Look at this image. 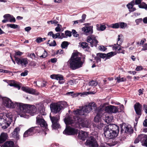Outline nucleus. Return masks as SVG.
<instances>
[{"instance_id":"1","label":"nucleus","mask_w":147,"mask_h":147,"mask_svg":"<svg viewBox=\"0 0 147 147\" xmlns=\"http://www.w3.org/2000/svg\"><path fill=\"white\" fill-rule=\"evenodd\" d=\"M79 53H73L69 60L70 68L72 70H75L82 67L83 62L81 60Z\"/></svg>"},{"instance_id":"2","label":"nucleus","mask_w":147,"mask_h":147,"mask_svg":"<svg viewBox=\"0 0 147 147\" xmlns=\"http://www.w3.org/2000/svg\"><path fill=\"white\" fill-rule=\"evenodd\" d=\"M105 136L109 139L116 137L119 132V127L115 124H109L106 126L104 129Z\"/></svg>"},{"instance_id":"3","label":"nucleus","mask_w":147,"mask_h":147,"mask_svg":"<svg viewBox=\"0 0 147 147\" xmlns=\"http://www.w3.org/2000/svg\"><path fill=\"white\" fill-rule=\"evenodd\" d=\"M18 114L21 115V116L24 117L22 113H26L30 114L31 115H33L36 111V107L34 105H30L28 104H18Z\"/></svg>"},{"instance_id":"4","label":"nucleus","mask_w":147,"mask_h":147,"mask_svg":"<svg viewBox=\"0 0 147 147\" xmlns=\"http://www.w3.org/2000/svg\"><path fill=\"white\" fill-rule=\"evenodd\" d=\"M13 120L12 115L10 112L5 114L4 116L2 113L0 114V125L3 129L9 127Z\"/></svg>"},{"instance_id":"5","label":"nucleus","mask_w":147,"mask_h":147,"mask_svg":"<svg viewBox=\"0 0 147 147\" xmlns=\"http://www.w3.org/2000/svg\"><path fill=\"white\" fill-rule=\"evenodd\" d=\"M96 105L94 102L89 103L88 105H85L83 107H82V109H78L74 111L75 114L77 115H84V113H88L93 110H95L97 109Z\"/></svg>"},{"instance_id":"6","label":"nucleus","mask_w":147,"mask_h":147,"mask_svg":"<svg viewBox=\"0 0 147 147\" xmlns=\"http://www.w3.org/2000/svg\"><path fill=\"white\" fill-rule=\"evenodd\" d=\"M21 103L17 102L14 103L10 99L6 97L3 98V104L4 106L9 108H15L16 111L18 113V104Z\"/></svg>"},{"instance_id":"7","label":"nucleus","mask_w":147,"mask_h":147,"mask_svg":"<svg viewBox=\"0 0 147 147\" xmlns=\"http://www.w3.org/2000/svg\"><path fill=\"white\" fill-rule=\"evenodd\" d=\"M140 141L143 146L147 147V135L141 134L139 135L134 141L135 144L138 143Z\"/></svg>"},{"instance_id":"8","label":"nucleus","mask_w":147,"mask_h":147,"mask_svg":"<svg viewBox=\"0 0 147 147\" xmlns=\"http://www.w3.org/2000/svg\"><path fill=\"white\" fill-rule=\"evenodd\" d=\"M66 103L62 102L61 104L59 103L53 104L51 105V108L52 112L55 113H59L63 108V105H66Z\"/></svg>"},{"instance_id":"9","label":"nucleus","mask_w":147,"mask_h":147,"mask_svg":"<svg viewBox=\"0 0 147 147\" xmlns=\"http://www.w3.org/2000/svg\"><path fill=\"white\" fill-rule=\"evenodd\" d=\"M85 144L90 147H98V144L96 140L93 137H90L87 139Z\"/></svg>"},{"instance_id":"10","label":"nucleus","mask_w":147,"mask_h":147,"mask_svg":"<svg viewBox=\"0 0 147 147\" xmlns=\"http://www.w3.org/2000/svg\"><path fill=\"white\" fill-rule=\"evenodd\" d=\"M102 109L100 107H98L97 109L95 110V113L97 114L94 118V120L95 122L98 123V124L101 125V123L100 122V118L102 117Z\"/></svg>"},{"instance_id":"11","label":"nucleus","mask_w":147,"mask_h":147,"mask_svg":"<svg viewBox=\"0 0 147 147\" xmlns=\"http://www.w3.org/2000/svg\"><path fill=\"white\" fill-rule=\"evenodd\" d=\"M36 119V123L40 125L41 127L44 128L46 131L47 129V125L45 120L41 118V117L39 115H38Z\"/></svg>"},{"instance_id":"12","label":"nucleus","mask_w":147,"mask_h":147,"mask_svg":"<svg viewBox=\"0 0 147 147\" xmlns=\"http://www.w3.org/2000/svg\"><path fill=\"white\" fill-rule=\"evenodd\" d=\"M50 118L52 123V126L53 128H59L60 125L58 123V121L59 119V115L52 117L50 115Z\"/></svg>"},{"instance_id":"13","label":"nucleus","mask_w":147,"mask_h":147,"mask_svg":"<svg viewBox=\"0 0 147 147\" xmlns=\"http://www.w3.org/2000/svg\"><path fill=\"white\" fill-rule=\"evenodd\" d=\"M87 42L90 43L92 47L95 46L96 47L97 46L98 41L96 38L95 36L94 35H92L88 36L87 38Z\"/></svg>"},{"instance_id":"14","label":"nucleus","mask_w":147,"mask_h":147,"mask_svg":"<svg viewBox=\"0 0 147 147\" xmlns=\"http://www.w3.org/2000/svg\"><path fill=\"white\" fill-rule=\"evenodd\" d=\"M15 61L18 65H20L23 67H26L28 63V59L26 58H19L15 57Z\"/></svg>"},{"instance_id":"15","label":"nucleus","mask_w":147,"mask_h":147,"mask_svg":"<svg viewBox=\"0 0 147 147\" xmlns=\"http://www.w3.org/2000/svg\"><path fill=\"white\" fill-rule=\"evenodd\" d=\"M105 111L109 113H116L118 111V109L116 107L113 105H110L106 107L105 109Z\"/></svg>"},{"instance_id":"16","label":"nucleus","mask_w":147,"mask_h":147,"mask_svg":"<svg viewBox=\"0 0 147 147\" xmlns=\"http://www.w3.org/2000/svg\"><path fill=\"white\" fill-rule=\"evenodd\" d=\"M121 132L127 134H130L132 133L133 131V128L131 127L130 125L124 124L121 127Z\"/></svg>"},{"instance_id":"17","label":"nucleus","mask_w":147,"mask_h":147,"mask_svg":"<svg viewBox=\"0 0 147 147\" xmlns=\"http://www.w3.org/2000/svg\"><path fill=\"white\" fill-rule=\"evenodd\" d=\"M79 125L82 127H88L90 123V121L86 119H79L78 121Z\"/></svg>"},{"instance_id":"18","label":"nucleus","mask_w":147,"mask_h":147,"mask_svg":"<svg viewBox=\"0 0 147 147\" xmlns=\"http://www.w3.org/2000/svg\"><path fill=\"white\" fill-rule=\"evenodd\" d=\"M50 77L52 79L58 80V82L60 84H63L64 83L63 76L59 74H52L50 76Z\"/></svg>"},{"instance_id":"19","label":"nucleus","mask_w":147,"mask_h":147,"mask_svg":"<svg viewBox=\"0 0 147 147\" xmlns=\"http://www.w3.org/2000/svg\"><path fill=\"white\" fill-rule=\"evenodd\" d=\"M77 133V131L76 129L69 127L67 128L63 132L64 134L68 135H74Z\"/></svg>"},{"instance_id":"20","label":"nucleus","mask_w":147,"mask_h":147,"mask_svg":"<svg viewBox=\"0 0 147 147\" xmlns=\"http://www.w3.org/2000/svg\"><path fill=\"white\" fill-rule=\"evenodd\" d=\"M82 30L86 35L92 34L93 32V26H89L83 27L82 28Z\"/></svg>"},{"instance_id":"21","label":"nucleus","mask_w":147,"mask_h":147,"mask_svg":"<svg viewBox=\"0 0 147 147\" xmlns=\"http://www.w3.org/2000/svg\"><path fill=\"white\" fill-rule=\"evenodd\" d=\"M22 90L25 92L32 94H38V92H36L35 90L32 88H30L28 87H23L22 88Z\"/></svg>"},{"instance_id":"22","label":"nucleus","mask_w":147,"mask_h":147,"mask_svg":"<svg viewBox=\"0 0 147 147\" xmlns=\"http://www.w3.org/2000/svg\"><path fill=\"white\" fill-rule=\"evenodd\" d=\"M36 127H32L26 131L24 134V137H27L29 136L32 135L34 133V128Z\"/></svg>"},{"instance_id":"23","label":"nucleus","mask_w":147,"mask_h":147,"mask_svg":"<svg viewBox=\"0 0 147 147\" xmlns=\"http://www.w3.org/2000/svg\"><path fill=\"white\" fill-rule=\"evenodd\" d=\"M88 133L87 132L80 131L78 132V137L79 139L83 140H84L88 136Z\"/></svg>"},{"instance_id":"24","label":"nucleus","mask_w":147,"mask_h":147,"mask_svg":"<svg viewBox=\"0 0 147 147\" xmlns=\"http://www.w3.org/2000/svg\"><path fill=\"white\" fill-rule=\"evenodd\" d=\"M142 105L139 102L136 103L134 105V109L136 113L139 115H141Z\"/></svg>"},{"instance_id":"25","label":"nucleus","mask_w":147,"mask_h":147,"mask_svg":"<svg viewBox=\"0 0 147 147\" xmlns=\"http://www.w3.org/2000/svg\"><path fill=\"white\" fill-rule=\"evenodd\" d=\"M20 130L19 128H16L12 133V137L14 138H16V139H18L19 138V136L18 135V132Z\"/></svg>"},{"instance_id":"26","label":"nucleus","mask_w":147,"mask_h":147,"mask_svg":"<svg viewBox=\"0 0 147 147\" xmlns=\"http://www.w3.org/2000/svg\"><path fill=\"white\" fill-rule=\"evenodd\" d=\"M7 138V134L6 133H2L0 136V144L5 142Z\"/></svg>"},{"instance_id":"27","label":"nucleus","mask_w":147,"mask_h":147,"mask_svg":"<svg viewBox=\"0 0 147 147\" xmlns=\"http://www.w3.org/2000/svg\"><path fill=\"white\" fill-rule=\"evenodd\" d=\"M3 17L4 18H8L10 22H15L16 21L15 19L13 16L9 14H5L4 16Z\"/></svg>"},{"instance_id":"28","label":"nucleus","mask_w":147,"mask_h":147,"mask_svg":"<svg viewBox=\"0 0 147 147\" xmlns=\"http://www.w3.org/2000/svg\"><path fill=\"white\" fill-rule=\"evenodd\" d=\"M13 143L11 141L6 142L4 145L1 147H13Z\"/></svg>"},{"instance_id":"29","label":"nucleus","mask_w":147,"mask_h":147,"mask_svg":"<svg viewBox=\"0 0 147 147\" xmlns=\"http://www.w3.org/2000/svg\"><path fill=\"white\" fill-rule=\"evenodd\" d=\"M65 123L67 125L73 123L74 121L70 117H69L65 119Z\"/></svg>"},{"instance_id":"30","label":"nucleus","mask_w":147,"mask_h":147,"mask_svg":"<svg viewBox=\"0 0 147 147\" xmlns=\"http://www.w3.org/2000/svg\"><path fill=\"white\" fill-rule=\"evenodd\" d=\"M116 52H111L107 53V54H106V59L110 58L111 57H112V56H114L115 55H116Z\"/></svg>"},{"instance_id":"31","label":"nucleus","mask_w":147,"mask_h":147,"mask_svg":"<svg viewBox=\"0 0 147 147\" xmlns=\"http://www.w3.org/2000/svg\"><path fill=\"white\" fill-rule=\"evenodd\" d=\"M115 80H117V81L118 83L125 81L126 80V78H121L120 76L116 77Z\"/></svg>"},{"instance_id":"32","label":"nucleus","mask_w":147,"mask_h":147,"mask_svg":"<svg viewBox=\"0 0 147 147\" xmlns=\"http://www.w3.org/2000/svg\"><path fill=\"white\" fill-rule=\"evenodd\" d=\"M113 119V117L112 116L110 117L109 116H107L106 117L105 120L106 123H108L112 121Z\"/></svg>"},{"instance_id":"33","label":"nucleus","mask_w":147,"mask_h":147,"mask_svg":"<svg viewBox=\"0 0 147 147\" xmlns=\"http://www.w3.org/2000/svg\"><path fill=\"white\" fill-rule=\"evenodd\" d=\"M119 27L122 29H125L127 26V24L124 22H119Z\"/></svg>"},{"instance_id":"34","label":"nucleus","mask_w":147,"mask_h":147,"mask_svg":"<svg viewBox=\"0 0 147 147\" xmlns=\"http://www.w3.org/2000/svg\"><path fill=\"white\" fill-rule=\"evenodd\" d=\"M110 27L113 28H119V22L112 24Z\"/></svg>"},{"instance_id":"35","label":"nucleus","mask_w":147,"mask_h":147,"mask_svg":"<svg viewBox=\"0 0 147 147\" xmlns=\"http://www.w3.org/2000/svg\"><path fill=\"white\" fill-rule=\"evenodd\" d=\"M97 84V82L95 81L92 80L89 83V85L92 86H96Z\"/></svg>"},{"instance_id":"36","label":"nucleus","mask_w":147,"mask_h":147,"mask_svg":"<svg viewBox=\"0 0 147 147\" xmlns=\"http://www.w3.org/2000/svg\"><path fill=\"white\" fill-rule=\"evenodd\" d=\"M81 46L83 49H88L89 47L88 46V44L86 42H83L81 44Z\"/></svg>"},{"instance_id":"37","label":"nucleus","mask_w":147,"mask_h":147,"mask_svg":"<svg viewBox=\"0 0 147 147\" xmlns=\"http://www.w3.org/2000/svg\"><path fill=\"white\" fill-rule=\"evenodd\" d=\"M68 45V42L66 41L63 42L61 44V47L63 48H66Z\"/></svg>"},{"instance_id":"38","label":"nucleus","mask_w":147,"mask_h":147,"mask_svg":"<svg viewBox=\"0 0 147 147\" xmlns=\"http://www.w3.org/2000/svg\"><path fill=\"white\" fill-rule=\"evenodd\" d=\"M97 56H99V57L103 59L105 58V59H106V54L105 53H98L97 54Z\"/></svg>"},{"instance_id":"39","label":"nucleus","mask_w":147,"mask_h":147,"mask_svg":"<svg viewBox=\"0 0 147 147\" xmlns=\"http://www.w3.org/2000/svg\"><path fill=\"white\" fill-rule=\"evenodd\" d=\"M46 39V38H42L41 37H39L36 38V41L38 43H39L43 41V40H45Z\"/></svg>"},{"instance_id":"40","label":"nucleus","mask_w":147,"mask_h":147,"mask_svg":"<svg viewBox=\"0 0 147 147\" xmlns=\"http://www.w3.org/2000/svg\"><path fill=\"white\" fill-rule=\"evenodd\" d=\"M118 45V43H117V45L116 44H114L112 46V49L113 50V51H116L117 50H118V49L119 47H121L119 46H119H117Z\"/></svg>"},{"instance_id":"41","label":"nucleus","mask_w":147,"mask_h":147,"mask_svg":"<svg viewBox=\"0 0 147 147\" xmlns=\"http://www.w3.org/2000/svg\"><path fill=\"white\" fill-rule=\"evenodd\" d=\"M139 6L140 8H144L145 9H146L147 8V5L144 3H142L139 5Z\"/></svg>"},{"instance_id":"42","label":"nucleus","mask_w":147,"mask_h":147,"mask_svg":"<svg viewBox=\"0 0 147 147\" xmlns=\"http://www.w3.org/2000/svg\"><path fill=\"white\" fill-rule=\"evenodd\" d=\"M7 26L8 27H9L10 28H18V25L15 24H7Z\"/></svg>"},{"instance_id":"43","label":"nucleus","mask_w":147,"mask_h":147,"mask_svg":"<svg viewBox=\"0 0 147 147\" xmlns=\"http://www.w3.org/2000/svg\"><path fill=\"white\" fill-rule=\"evenodd\" d=\"M61 26L59 24H57V26L55 28V30L56 32H59L61 31Z\"/></svg>"},{"instance_id":"44","label":"nucleus","mask_w":147,"mask_h":147,"mask_svg":"<svg viewBox=\"0 0 147 147\" xmlns=\"http://www.w3.org/2000/svg\"><path fill=\"white\" fill-rule=\"evenodd\" d=\"M65 33L66 37L67 36L70 37L71 36V32L70 31L67 30L65 31Z\"/></svg>"},{"instance_id":"45","label":"nucleus","mask_w":147,"mask_h":147,"mask_svg":"<svg viewBox=\"0 0 147 147\" xmlns=\"http://www.w3.org/2000/svg\"><path fill=\"white\" fill-rule=\"evenodd\" d=\"M72 33L73 35L75 37H78V34H77V32L74 30H73L72 31Z\"/></svg>"},{"instance_id":"46","label":"nucleus","mask_w":147,"mask_h":147,"mask_svg":"<svg viewBox=\"0 0 147 147\" xmlns=\"http://www.w3.org/2000/svg\"><path fill=\"white\" fill-rule=\"evenodd\" d=\"M23 54V53L19 51H18L15 52L14 55V57L15 56L16 57V56L18 55L20 56L21 55Z\"/></svg>"},{"instance_id":"47","label":"nucleus","mask_w":147,"mask_h":147,"mask_svg":"<svg viewBox=\"0 0 147 147\" xmlns=\"http://www.w3.org/2000/svg\"><path fill=\"white\" fill-rule=\"evenodd\" d=\"M117 53H122L124 54L125 53V50L122 49L121 47H119L118 49V51L117 52Z\"/></svg>"},{"instance_id":"48","label":"nucleus","mask_w":147,"mask_h":147,"mask_svg":"<svg viewBox=\"0 0 147 147\" xmlns=\"http://www.w3.org/2000/svg\"><path fill=\"white\" fill-rule=\"evenodd\" d=\"M94 94V93H93V92H83L81 93V96L82 95H88L89 94Z\"/></svg>"},{"instance_id":"49","label":"nucleus","mask_w":147,"mask_h":147,"mask_svg":"<svg viewBox=\"0 0 147 147\" xmlns=\"http://www.w3.org/2000/svg\"><path fill=\"white\" fill-rule=\"evenodd\" d=\"M142 47H143L141 49L142 51H145L147 50V43L143 45Z\"/></svg>"},{"instance_id":"50","label":"nucleus","mask_w":147,"mask_h":147,"mask_svg":"<svg viewBox=\"0 0 147 147\" xmlns=\"http://www.w3.org/2000/svg\"><path fill=\"white\" fill-rule=\"evenodd\" d=\"M142 21V18H139L135 20V22L137 25H138Z\"/></svg>"},{"instance_id":"51","label":"nucleus","mask_w":147,"mask_h":147,"mask_svg":"<svg viewBox=\"0 0 147 147\" xmlns=\"http://www.w3.org/2000/svg\"><path fill=\"white\" fill-rule=\"evenodd\" d=\"M98 48L100 50L102 51H104L106 49V48L103 46H100Z\"/></svg>"},{"instance_id":"52","label":"nucleus","mask_w":147,"mask_h":147,"mask_svg":"<svg viewBox=\"0 0 147 147\" xmlns=\"http://www.w3.org/2000/svg\"><path fill=\"white\" fill-rule=\"evenodd\" d=\"M60 36V34L59 33H57L54 34L53 36V38H59Z\"/></svg>"},{"instance_id":"53","label":"nucleus","mask_w":147,"mask_h":147,"mask_svg":"<svg viewBox=\"0 0 147 147\" xmlns=\"http://www.w3.org/2000/svg\"><path fill=\"white\" fill-rule=\"evenodd\" d=\"M47 56V53L46 51H44V52L43 53V54L41 55L40 57L42 58H45Z\"/></svg>"},{"instance_id":"54","label":"nucleus","mask_w":147,"mask_h":147,"mask_svg":"<svg viewBox=\"0 0 147 147\" xmlns=\"http://www.w3.org/2000/svg\"><path fill=\"white\" fill-rule=\"evenodd\" d=\"M28 56L32 59H34L35 58V55L34 53H30L28 55Z\"/></svg>"},{"instance_id":"55","label":"nucleus","mask_w":147,"mask_h":147,"mask_svg":"<svg viewBox=\"0 0 147 147\" xmlns=\"http://www.w3.org/2000/svg\"><path fill=\"white\" fill-rule=\"evenodd\" d=\"M106 27L105 25H101L100 26V29L101 31H103L106 29Z\"/></svg>"},{"instance_id":"56","label":"nucleus","mask_w":147,"mask_h":147,"mask_svg":"<svg viewBox=\"0 0 147 147\" xmlns=\"http://www.w3.org/2000/svg\"><path fill=\"white\" fill-rule=\"evenodd\" d=\"M66 37L65 36V34H64L63 33H61L60 34V37H59V38L62 39L63 38H66Z\"/></svg>"},{"instance_id":"57","label":"nucleus","mask_w":147,"mask_h":147,"mask_svg":"<svg viewBox=\"0 0 147 147\" xmlns=\"http://www.w3.org/2000/svg\"><path fill=\"white\" fill-rule=\"evenodd\" d=\"M143 69L142 66H138L136 68V70L137 71H139L142 70Z\"/></svg>"},{"instance_id":"58","label":"nucleus","mask_w":147,"mask_h":147,"mask_svg":"<svg viewBox=\"0 0 147 147\" xmlns=\"http://www.w3.org/2000/svg\"><path fill=\"white\" fill-rule=\"evenodd\" d=\"M28 71H25L24 72L22 73L21 74V76H26L28 74Z\"/></svg>"},{"instance_id":"59","label":"nucleus","mask_w":147,"mask_h":147,"mask_svg":"<svg viewBox=\"0 0 147 147\" xmlns=\"http://www.w3.org/2000/svg\"><path fill=\"white\" fill-rule=\"evenodd\" d=\"M56 44L55 41L53 40V42H52L49 44V45L51 46H56Z\"/></svg>"},{"instance_id":"60","label":"nucleus","mask_w":147,"mask_h":147,"mask_svg":"<svg viewBox=\"0 0 147 147\" xmlns=\"http://www.w3.org/2000/svg\"><path fill=\"white\" fill-rule=\"evenodd\" d=\"M67 84L69 85H72L74 84V81L72 80H70L68 81Z\"/></svg>"},{"instance_id":"61","label":"nucleus","mask_w":147,"mask_h":147,"mask_svg":"<svg viewBox=\"0 0 147 147\" xmlns=\"http://www.w3.org/2000/svg\"><path fill=\"white\" fill-rule=\"evenodd\" d=\"M94 59L97 62H98L99 61H101V59L100 57H99L97 56L95 57L94 58Z\"/></svg>"},{"instance_id":"62","label":"nucleus","mask_w":147,"mask_h":147,"mask_svg":"<svg viewBox=\"0 0 147 147\" xmlns=\"http://www.w3.org/2000/svg\"><path fill=\"white\" fill-rule=\"evenodd\" d=\"M127 6L128 8V9L129 10L131 9V8L133 7V6L132 5H131L130 3H129L127 5Z\"/></svg>"},{"instance_id":"63","label":"nucleus","mask_w":147,"mask_h":147,"mask_svg":"<svg viewBox=\"0 0 147 147\" xmlns=\"http://www.w3.org/2000/svg\"><path fill=\"white\" fill-rule=\"evenodd\" d=\"M143 125L144 126H147V119L144 120L143 123Z\"/></svg>"},{"instance_id":"64","label":"nucleus","mask_w":147,"mask_h":147,"mask_svg":"<svg viewBox=\"0 0 147 147\" xmlns=\"http://www.w3.org/2000/svg\"><path fill=\"white\" fill-rule=\"evenodd\" d=\"M143 107L145 113H147V106L145 105H143Z\"/></svg>"}]
</instances>
